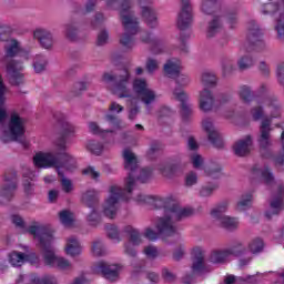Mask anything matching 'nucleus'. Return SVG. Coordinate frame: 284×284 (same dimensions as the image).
<instances>
[{
	"instance_id": "obj_30",
	"label": "nucleus",
	"mask_w": 284,
	"mask_h": 284,
	"mask_svg": "<svg viewBox=\"0 0 284 284\" xmlns=\"http://www.w3.org/2000/svg\"><path fill=\"white\" fill-rule=\"evenodd\" d=\"M230 258V251L227 248H216L210 254L209 261L211 263H225Z\"/></svg>"
},
{
	"instance_id": "obj_51",
	"label": "nucleus",
	"mask_w": 284,
	"mask_h": 284,
	"mask_svg": "<svg viewBox=\"0 0 284 284\" xmlns=\"http://www.w3.org/2000/svg\"><path fill=\"white\" fill-rule=\"evenodd\" d=\"M205 173L207 174V176H212L213 179H216L221 174V165L211 164L205 168Z\"/></svg>"
},
{
	"instance_id": "obj_43",
	"label": "nucleus",
	"mask_w": 284,
	"mask_h": 284,
	"mask_svg": "<svg viewBox=\"0 0 284 284\" xmlns=\"http://www.w3.org/2000/svg\"><path fill=\"white\" fill-rule=\"evenodd\" d=\"M202 83L204 89L216 85V75L213 72H204L202 74Z\"/></svg>"
},
{
	"instance_id": "obj_4",
	"label": "nucleus",
	"mask_w": 284,
	"mask_h": 284,
	"mask_svg": "<svg viewBox=\"0 0 284 284\" xmlns=\"http://www.w3.org/2000/svg\"><path fill=\"white\" fill-rule=\"evenodd\" d=\"M268 112V118L265 116ZM251 116L253 121H261L260 135L257 139L258 145L262 150H268L272 145V119L281 118V103L276 98H264L258 105L251 109Z\"/></svg>"
},
{
	"instance_id": "obj_29",
	"label": "nucleus",
	"mask_w": 284,
	"mask_h": 284,
	"mask_svg": "<svg viewBox=\"0 0 284 284\" xmlns=\"http://www.w3.org/2000/svg\"><path fill=\"white\" fill-rule=\"evenodd\" d=\"M142 41L151 44V52L153 54H163V42L159 38H152L150 33H146L142 36Z\"/></svg>"
},
{
	"instance_id": "obj_56",
	"label": "nucleus",
	"mask_w": 284,
	"mask_h": 284,
	"mask_svg": "<svg viewBox=\"0 0 284 284\" xmlns=\"http://www.w3.org/2000/svg\"><path fill=\"white\" fill-rule=\"evenodd\" d=\"M281 140H282V150H283V154H284V131L282 132ZM271 159L274 162V164L276 165V168L283 165V163H284V155H280L277 158L271 156Z\"/></svg>"
},
{
	"instance_id": "obj_55",
	"label": "nucleus",
	"mask_w": 284,
	"mask_h": 284,
	"mask_svg": "<svg viewBox=\"0 0 284 284\" xmlns=\"http://www.w3.org/2000/svg\"><path fill=\"white\" fill-rule=\"evenodd\" d=\"M197 181H199V176L194 172H190L185 176V185L187 187H192V185H196Z\"/></svg>"
},
{
	"instance_id": "obj_53",
	"label": "nucleus",
	"mask_w": 284,
	"mask_h": 284,
	"mask_svg": "<svg viewBox=\"0 0 284 284\" xmlns=\"http://www.w3.org/2000/svg\"><path fill=\"white\" fill-rule=\"evenodd\" d=\"M175 171L176 166L174 164L168 163L160 165V172H162L164 176H172V174H174Z\"/></svg>"
},
{
	"instance_id": "obj_37",
	"label": "nucleus",
	"mask_w": 284,
	"mask_h": 284,
	"mask_svg": "<svg viewBox=\"0 0 284 284\" xmlns=\"http://www.w3.org/2000/svg\"><path fill=\"white\" fill-rule=\"evenodd\" d=\"M265 247V242L261 237H254L248 243V250L252 254H260Z\"/></svg>"
},
{
	"instance_id": "obj_48",
	"label": "nucleus",
	"mask_w": 284,
	"mask_h": 284,
	"mask_svg": "<svg viewBox=\"0 0 284 284\" xmlns=\"http://www.w3.org/2000/svg\"><path fill=\"white\" fill-rule=\"evenodd\" d=\"M159 65H161V62H159V60L154 58H148L145 62L146 72H149V74H154V72L159 70Z\"/></svg>"
},
{
	"instance_id": "obj_11",
	"label": "nucleus",
	"mask_w": 284,
	"mask_h": 284,
	"mask_svg": "<svg viewBox=\"0 0 284 284\" xmlns=\"http://www.w3.org/2000/svg\"><path fill=\"white\" fill-rule=\"evenodd\" d=\"M104 121L108 123L110 129L103 130L97 122H89V132L105 139L109 134H113V132L123 128L121 120L110 113L104 116Z\"/></svg>"
},
{
	"instance_id": "obj_8",
	"label": "nucleus",
	"mask_w": 284,
	"mask_h": 284,
	"mask_svg": "<svg viewBox=\"0 0 284 284\" xmlns=\"http://www.w3.org/2000/svg\"><path fill=\"white\" fill-rule=\"evenodd\" d=\"M251 174L253 179H260L266 185H273L274 190H276V194L273 195V199L271 200L270 209L266 211L267 219H272V216H276V214L283 212L284 185L274 180V173H272L270 166L255 164L251 170Z\"/></svg>"
},
{
	"instance_id": "obj_47",
	"label": "nucleus",
	"mask_w": 284,
	"mask_h": 284,
	"mask_svg": "<svg viewBox=\"0 0 284 284\" xmlns=\"http://www.w3.org/2000/svg\"><path fill=\"white\" fill-rule=\"evenodd\" d=\"M173 79H175V83L178 88H185L190 85V77L185 73H181V71L179 74L173 77Z\"/></svg>"
},
{
	"instance_id": "obj_58",
	"label": "nucleus",
	"mask_w": 284,
	"mask_h": 284,
	"mask_svg": "<svg viewBox=\"0 0 284 284\" xmlns=\"http://www.w3.org/2000/svg\"><path fill=\"white\" fill-rule=\"evenodd\" d=\"M191 162L193 164V168L196 170H201V166L203 165V158L199 154H193L191 156Z\"/></svg>"
},
{
	"instance_id": "obj_52",
	"label": "nucleus",
	"mask_w": 284,
	"mask_h": 284,
	"mask_svg": "<svg viewBox=\"0 0 284 284\" xmlns=\"http://www.w3.org/2000/svg\"><path fill=\"white\" fill-rule=\"evenodd\" d=\"M78 32H79V29H77L75 24H67L65 37L68 39H70L71 41H74L77 39Z\"/></svg>"
},
{
	"instance_id": "obj_16",
	"label": "nucleus",
	"mask_w": 284,
	"mask_h": 284,
	"mask_svg": "<svg viewBox=\"0 0 284 284\" xmlns=\"http://www.w3.org/2000/svg\"><path fill=\"white\" fill-rule=\"evenodd\" d=\"M93 271L97 274H102L106 281L114 283V281H119V274L121 273V265L116 264H108L105 262H99Z\"/></svg>"
},
{
	"instance_id": "obj_21",
	"label": "nucleus",
	"mask_w": 284,
	"mask_h": 284,
	"mask_svg": "<svg viewBox=\"0 0 284 284\" xmlns=\"http://www.w3.org/2000/svg\"><path fill=\"white\" fill-rule=\"evenodd\" d=\"M247 40L252 45L263 50L265 48V41L263 40V30L258 27L256 21H251L248 23V31H247Z\"/></svg>"
},
{
	"instance_id": "obj_1",
	"label": "nucleus",
	"mask_w": 284,
	"mask_h": 284,
	"mask_svg": "<svg viewBox=\"0 0 284 284\" xmlns=\"http://www.w3.org/2000/svg\"><path fill=\"white\" fill-rule=\"evenodd\" d=\"M134 201L136 203H153L158 210H164L163 216L156 217L154 220V229L148 226L144 229L143 236L148 241H158L159 236H172L176 234V221L185 219L192 215L193 211L191 207H182L176 203V197L174 195H168L165 197L139 194Z\"/></svg>"
},
{
	"instance_id": "obj_24",
	"label": "nucleus",
	"mask_w": 284,
	"mask_h": 284,
	"mask_svg": "<svg viewBox=\"0 0 284 284\" xmlns=\"http://www.w3.org/2000/svg\"><path fill=\"white\" fill-rule=\"evenodd\" d=\"M33 38L37 39L40 45L45 50H50V48L54 45V38H52V33L45 29H36L33 31Z\"/></svg>"
},
{
	"instance_id": "obj_3",
	"label": "nucleus",
	"mask_w": 284,
	"mask_h": 284,
	"mask_svg": "<svg viewBox=\"0 0 284 284\" xmlns=\"http://www.w3.org/2000/svg\"><path fill=\"white\" fill-rule=\"evenodd\" d=\"M111 91L120 99H126L128 103L131 105H136L139 100L142 101L144 105H152V103H155L156 99H159L156 91L150 88L148 80L143 78L133 80L131 87L130 73L128 70L123 71V74L119 78V82L111 89Z\"/></svg>"
},
{
	"instance_id": "obj_32",
	"label": "nucleus",
	"mask_w": 284,
	"mask_h": 284,
	"mask_svg": "<svg viewBox=\"0 0 284 284\" xmlns=\"http://www.w3.org/2000/svg\"><path fill=\"white\" fill-rule=\"evenodd\" d=\"M82 203L87 205V207H92L99 203V191L89 190L82 194Z\"/></svg>"
},
{
	"instance_id": "obj_35",
	"label": "nucleus",
	"mask_w": 284,
	"mask_h": 284,
	"mask_svg": "<svg viewBox=\"0 0 284 284\" xmlns=\"http://www.w3.org/2000/svg\"><path fill=\"white\" fill-rule=\"evenodd\" d=\"M20 247L24 251L26 263H30L31 265H34V267H41V258L38 257L37 253H30L28 246L21 245Z\"/></svg>"
},
{
	"instance_id": "obj_17",
	"label": "nucleus",
	"mask_w": 284,
	"mask_h": 284,
	"mask_svg": "<svg viewBox=\"0 0 284 284\" xmlns=\"http://www.w3.org/2000/svg\"><path fill=\"white\" fill-rule=\"evenodd\" d=\"M193 258L192 272L193 274H205L207 266L205 265V251L201 246H194L191 250Z\"/></svg>"
},
{
	"instance_id": "obj_7",
	"label": "nucleus",
	"mask_w": 284,
	"mask_h": 284,
	"mask_svg": "<svg viewBox=\"0 0 284 284\" xmlns=\"http://www.w3.org/2000/svg\"><path fill=\"white\" fill-rule=\"evenodd\" d=\"M65 163L62 166H59V156L53 152H38L33 156V163L36 168H57L59 176H61L60 183L63 192L70 194L74 190L72 181L63 176L64 172H74L77 170V160L70 155V153H64Z\"/></svg>"
},
{
	"instance_id": "obj_23",
	"label": "nucleus",
	"mask_w": 284,
	"mask_h": 284,
	"mask_svg": "<svg viewBox=\"0 0 284 284\" xmlns=\"http://www.w3.org/2000/svg\"><path fill=\"white\" fill-rule=\"evenodd\" d=\"M83 252V247L81 246V242L74 235L67 237L64 244V254L70 256L71 258H77V256H81Z\"/></svg>"
},
{
	"instance_id": "obj_34",
	"label": "nucleus",
	"mask_w": 284,
	"mask_h": 284,
	"mask_svg": "<svg viewBox=\"0 0 284 284\" xmlns=\"http://www.w3.org/2000/svg\"><path fill=\"white\" fill-rule=\"evenodd\" d=\"M9 263L12 267H21L26 263V252L12 251L9 254Z\"/></svg>"
},
{
	"instance_id": "obj_10",
	"label": "nucleus",
	"mask_w": 284,
	"mask_h": 284,
	"mask_svg": "<svg viewBox=\"0 0 284 284\" xmlns=\"http://www.w3.org/2000/svg\"><path fill=\"white\" fill-rule=\"evenodd\" d=\"M261 11L263 14H273L276 19L275 30L280 39L284 38V0L278 3H264Z\"/></svg>"
},
{
	"instance_id": "obj_50",
	"label": "nucleus",
	"mask_w": 284,
	"mask_h": 284,
	"mask_svg": "<svg viewBox=\"0 0 284 284\" xmlns=\"http://www.w3.org/2000/svg\"><path fill=\"white\" fill-rule=\"evenodd\" d=\"M143 252H144L146 258H151L152 261L154 258H159L160 252H159V248L154 245L145 246Z\"/></svg>"
},
{
	"instance_id": "obj_62",
	"label": "nucleus",
	"mask_w": 284,
	"mask_h": 284,
	"mask_svg": "<svg viewBox=\"0 0 284 284\" xmlns=\"http://www.w3.org/2000/svg\"><path fill=\"white\" fill-rule=\"evenodd\" d=\"M88 221L91 225H97V223L101 221V215H99V212L92 211L91 214L88 215Z\"/></svg>"
},
{
	"instance_id": "obj_20",
	"label": "nucleus",
	"mask_w": 284,
	"mask_h": 284,
	"mask_svg": "<svg viewBox=\"0 0 284 284\" xmlns=\"http://www.w3.org/2000/svg\"><path fill=\"white\" fill-rule=\"evenodd\" d=\"M202 128L206 132L209 136V141L215 146V148H223V135L214 126V122H212V119L205 118L202 121Z\"/></svg>"
},
{
	"instance_id": "obj_60",
	"label": "nucleus",
	"mask_w": 284,
	"mask_h": 284,
	"mask_svg": "<svg viewBox=\"0 0 284 284\" xmlns=\"http://www.w3.org/2000/svg\"><path fill=\"white\" fill-rule=\"evenodd\" d=\"M12 223L17 226L23 230L26 227V222L23 221V217L19 214H14L11 216Z\"/></svg>"
},
{
	"instance_id": "obj_38",
	"label": "nucleus",
	"mask_w": 284,
	"mask_h": 284,
	"mask_svg": "<svg viewBox=\"0 0 284 284\" xmlns=\"http://www.w3.org/2000/svg\"><path fill=\"white\" fill-rule=\"evenodd\" d=\"M45 65H48V60L43 55H37L33 61V70L37 74L45 71Z\"/></svg>"
},
{
	"instance_id": "obj_5",
	"label": "nucleus",
	"mask_w": 284,
	"mask_h": 284,
	"mask_svg": "<svg viewBox=\"0 0 284 284\" xmlns=\"http://www.w3.org/2000/svg\"><path fill=\"white\" fill-rule=\"evenodd\" d=\"M28 232L39 241L44 265L57 267L63 272L72 270V262L70 260L54 254V248L52 247L54 245V235L52 229L45 225H38L29 227Z\"/></svg>"
},
{
	"instance_id": "obj_61",
	"label": "nucleus",
	"mask_w": 284,
	"mask_h": 284,
	"mask_svg": "<svg viewBox=\"0 0 284 284\" xmlns=\"http://www.w3.org/2000/svg\"><path fill=\"white\" fill-rule=\"evenodd\" d=\"M82 174H85L87 176H90L91 179H99L101 174L94 170V168L89 166L82 171Z\"/></svg>"
},
{
	"instance_id": "obj_49",
	"label": "nucleus",
	"mask_w": 284,
	"mask_h": 284,
	"mask_svg": "<svg viewBox=\"0 0 284 284\" xmlns=\"http://www.w3.org/2000/svg\"><path fill=\"white\" fill-rule=\"evenodd\" d=\"M106 230V234L109 236V239H111V241H115L116 243H119V241H121V239L119 237V229H116V226L114 224H108L105 226Z\"/></svg>"
},
{
	"instance_id": "obj_45",
	"label": "nucleus",
	"mask_w": 284,
	"mask_h": 284,
	"mask_svg": "<svg viewBox=\"0 0 284 284\" xmlns=\"http://www.w3.org/2000/svg\"><path fill=\"white\" fill-rule=\"evenodd\" d=\"M237 65L240 70H247L254 65V59L250 55H243L239 59Z\"/></svg>"
},
{
	"instance_id": "obj_18",
	"label": "nucleus",
	"mask_w": 284,
	"mask_h": 284,
	"mask_svg": "<svg viewBox=\"0 0 284 284\" xmlns=\"http://www.w3.org/2000/svg\"><path fill=\"white\" fill-rule=\"evenodd\" d=\"M6 57H20L23 61H28L30 59V53L23 49L21 42L17 39L6 40L4 44Z\"/></svg>"
},
{
	"instance_id": "obj_14",
	"label": "nucleus",
	"mask_w": 284,
	"mask_h": 284,
	"mask_svg": "<svg viewBox=\"0 0 284 284\" xmlns=\"http://www.w3.org/2000/svg\"><path fill=\"white\" fill-rule=\"evenodd\" d=\"M7 72L9 74V81L11 85H21L24 83L23 78V62L18 58L12 59L7 64Z\"/></svg>"
},
{
	"instance_id": "obj_40",
	"label": "nucleus",
	"mask_w": 284,
	"mask_h": 284,
	"mask_svg": "<svg viewBox=\"0 0 284 284\" xmlns=\"http://www.w3.org/2000/svg\"><path fill=\"white\" fill-rule=\"evenodd\" d=\"M248 207H252V193L243 195L237 202V210L240 212H245Z\"/></svg>"
},
{
	"instance_id": "obj_13",
	"label": "nucleus",
	"mask_w": 284,
	"mask_h": 284,
	"mask_svg": "<svg viewBox=\"0 0 284 284\" xmlns=\"http://www.w3.org/2000/svg\"><path fill=\"white\" fill-rule=\"evenodd\" d=\"M142 19H144L148 28H156L159 26V10L154 7V0L140 2Z\"/></svg>"
},
{
	"instance_id": "obj_26",
	"label": "nucleus",
	"mask_w": 284,
	"mask_h": 284,
	"mask_svg": "<svg viewBox=\"0 0 284 284\" xmlns=\"http://www.w3.org/2000/svg\"><path fill=\"white\" fill-rule=\"evenodd\" d=\"M252 150V136L246 135L245 138L237 140L233 144V152L236 156H247V153Z\"/></svg>"
},
{
	"instance_id": "obj_19",
	"label": "nucleus",
	"mask_w": 284,
	"mask_h": 284,
	"mask_svg": "<svg viewBox=\"0 0 284 284\" xmlns=\"http://www.w3.org/2000/svg\"><path fill=\"white\" fill-rule=\"evenodd\" d=\"M17 190V178L6 176L4 183L0 185V204L6 205L14 199V192Z\"/></svg>"
},
{
	"instance_id": "obj_15",
	"label": "nucleus",
	"mask_w": 284,
	"mask_h": 284,
	"mask_svg": "<svg viewBox=\"0 0 284 284\" xmlns=\"http://www.w3.org/2000/svg\"><path fill=\"white\" fill-rule=\"evenodd\" d=\"M58 121L62 125V131L60 139L55 141V148H58L60 152H65L68 148V139L74 135L75 130L74 125L70 124V122L65 120L64 115H62L61 119H58Z\"/></svg>"
},
{
	"instance_id": "obj_44",
	"label": "nucleus",
	"mask_w": 284,
	"mask_h": 284,
	"mask_svg": "<svg viewBox=\"0 0 284 284\" xmlns=\"http://www.w3.org/2000/svg\"><path fill=\"white\" fill-rule=\"evenodd\" d=\"M239 95L245 103H250L254 97V94H252V89H250L247 85L240 87Z\"/></svg>"
},
{
	"instance_id": "obj_46",
	"label": "nucleus",
	"mask_w": 284,
	"mask_h": 284,
	"mask_svg": "<svg viewBox=\"0 0 284 284\" xmlns=\"http://www.w3.org/2000/svg\"><path fill=\"white\" fill-rule=\"evenodd\" d=\"M226 250L230 252V256H242L246 252L242 243H235L231 247H226Z\"/></svg>"
},
{
	"instance_id": "obj_22",
	"label": "nucleus",
	"mask_w": 284,
	"mask_h": 284,
	"mask_svg": "<svg viewBox=\"0 0 284 284\" xmlns=\"http://www.w3.org/2000/svg\"><path fill=\"white\" fill-rule=\"evenodd\" d=\"M192 23V6L190 0L182 1V8L178 16V27L180 30H185Z\"/></svg>"
},
{
	"instance_id": "obj_42",
	"label": "nucleus",
	"mask_w": 284,
	"mask_h": 284,
	"mask_svg": "<svg viewBox=\"0 0 284 284\" xmlns=\"http://www.w3.org/2000/svg\"><path fill=\"white\" fill-rule=\"evenodd\" d=\"M92 255L93 256H104L105 254V244H103V241L97 240L92 244Z\"/></svg>"
},
{
	"instance_id": "obj_39",
	"label": "nucleus",
	"mask_w": 284,
	"mask_h": 284,
	"mask_svg": "<svg viewBox=\"0 0 284 284\" xmlns=\"http://www.w3.org/2000/svg\"><path fill=\"white\" fill-rule=\"evenodd\" d=\"M201 10L204 14H214L216 10V0H202Z\"/></svg>"
},
{
	"instance_id": "obj_41",
	"label": "nucleus",
	"mask_w": 284,
	"mask_h": 284,
	"mask_svg": "<svg viewBox=\"0 0 284 284\" xmlns=\"http://www.w3.org/2000/svg\"><path fill=\"white\" fill-rule=\"evenodd\" d=\"M87 150H89V152H91L92 154L99 155L103 152V150H105V146H103L101 142H98L95 140H90L87 143Z\"/></svg>"
},
{
	"instance_id": "obj_9",
	"label": "nucleus",
	"mask_w": 284,
	"mask_h": 284,
	"mask_svg": "<svg viewBox=\"0 0 284 284\" xmlns=\"http://www.w3.org/2000/svg\"><path fill=\"white\" fill-rule=\"evenodd\" d=\"M225 212H227V202H222L211 211V216L215 223L221 227H224V230H229L230 232L239 230V220L236 217L225 215Z\"/></svg>"
},
{
	"instance_id": "obj_59",
	"label": "nucleus",
	"mask_w": 284,
	"mask_h": 284,
	"mask_svg": "<svg viewBox=\"0 0 284 284\" xmlns=\"http://www.w3.org/2000/svg\"><path fill=\"white\" fill-rule=\"evenodd\" d=\"M216 190L215 184H209L206 186H203L200 191L201 196H211L212 192Z\"/></svg>"
},
{
	"instance_id": "obj_27",
	"label": "nucleus",
	"mask_w": 284,
	"mask_h": 284,
	"mask_svg": "<svg viewBox=\"0 0 284 284\" xmlns=\"http://www.w3.org/2000/svg\"><path fill=\"white\" fill-rule=\"evenodd\" d=\"M182 70L183 65L181 64V60L176 58L168 60L164 64L165 74H168V77H171L172 79L173 77H176V74L181 73Z\"/></svg>"
},
{
	"instance_id": "obj_6",
	"label": "nucleus",
	"mask_w": 284,
	"mask_h": 284,
	"mask_svg": "<svg viewBox=\"0 0 284 284\" xmlns=\"http://www.w3.org/2000/svg\"><path fill=\"white\" fill-rule=\"evenodd\" d=\"M109 10H118L124 33L120 38L123 48H134V36L139 34V18L132 10L134 0H105Z\"/></svg>"
},
{
	"instance_id": "obj_33",
	"label": "nucleus",
	"mask_w": 284,
	"mask_h": 284,
	"mask_svg": "<svg viewBox=\"0 0 284 284\" xmlns=\"http://www.w3.org/2000/svg\"><path fill=\"white\" fill-rule=\"evenodd\" d=\"M29 281L31 284H59V281H57V277L53 275H44L42 277H39L36 274L29 275Z\"/></svg>"
},
{
	"instance_id": "obj_2",
	"label": "nucleus",
	"mask_w": 284,
	"mask_h": 284,
	"mask_svg": "<svg viewBox=\"0 0 284 284\" xmlns=\"http://www.w3.org/2000/svg\"><path fill=\"white\" fill-rule=\"evenodd\" d=\"M124 168L128 170L129 175L124 180V187L122 189L118 184H112L109 186L108 196L104 199L102 204V214L106 219H114L119 214L121 209V199L124 201H130V195L136 189V181L140 183H146L150 180L151 173L148 169H142L139 171V160L136 155L130 149L123 151Z\"/></svg>"
},
{
	"instance_id": "obj_57",
	"label": "nucleus",
	"mask_w": 284,
	"mask_h": 284,
	"mask_svg": "<svg viewBox=\"0 0 284 284\" xmlns=\"http://www.w3.org/2000/svg\"><path fill=\"white\" fill-rule=\"evenodd\" d=\"M185 256V246L183 244L179 245L173 252L174 261H181Z\"/></svg>"
},
{
	"instance_id": "obj_54",
	"label": "nucleus",
	"mask_w": 284,
	"mask_h": 284,
	"mask_svg": "<svg viewBox=\"0 0 284 284\" xmlns=\"http://www.w3.org/2000/svg\"><path fill=\"white\" fill-rule=\"evenodd\" d=\"M11 30L12 29L8 24L0 22V42L8 41V36Z\"/></svg>"
},
{
	"instance_id": "obj_64",
	"label": "nucleus",
	"mask_w": 284,
	"mask_h": 284,
	"mask_svg": "<svg viewBox=\"0 0 284 284\" xmlns=\"http://www.w3.org/2000/svg\"><path fill=\"white\" fill-rule=\"evenodd\" d=\"M108 31L102 30L99 34H98V45H105V43H108Z\"/></svg>"
},
{
	"instance_id": "obj_28",
	"label": "nucleus",
	"mask_w": 284,
	"mask_h": 284,
	"mask_svg": "<svg viewBox=\"0 0 284 284\" xmlns=\"http://www.w3.org/2000/svg\"><path fill=\"white\" fill-rule=\"evenodd\" d=\"M173 97H175V99L181 102L182 112H184V114H190V112H192V104L187 102L189 97L187 93L183 91V89H174Z\"/></svg>"
},
{
	"instance_id": "obj_36",
	"label": "nucleus",
	"mask_w": 284,
	"mask_h": 284,
	"mask_svg": "<svg viewBox=\"0 0 284 284\" xmlns=\"http://www.w3.org/2000/svg\"><path fill=\"white\" fill-rule=\"evenodd\" d=\"M59 219L65 227H72L74 223V213L69 210H63L59 213Z\"/></svg>"
},
{
	"instance_id": "obj_12",
	"label": "nucleus",
	"mask_w": 284,
	"mask_h": 284,
	"mask_svg": "<svg viewBox=\"0 0 284 284\" xmlns=\"http://www.w3.org/2000/svg\"><path fill=\"white\" fill-rule=\"evenodd\" d=\"M123 232L129 239L124 244V252L128 254V256H134L136 254V247L143 243V240L141 239V232L139 229H134L132 225H126L123 229Z\"/></svg>"
},
{
	"instance_id": "obj_31",
	"label": "nucleus",
	"mask_w": 284,
	"mask_h": 284,
	"mask_svg": "<svg viewBox=\"0 0 284 284\" xmlns=\"http://www.w3.org/2000/svg\"><path fill=\"white\" fill-rule=\"evenodd\" d=\"M221 30H223V22H221V18L219 17H214L207 26V30H206V37H216V34H219V32H221Z\"/></svg>"
},
{
	"instance_id": "obj_63",
	"label": "nucleus",
	"mask_w": 284,
	"mask_h": 284,
	"mask_svg": "<svg viewBox=\"0 0 284 284\" xmlns=\"http://www.w3.org/2000/svg\"><path fill=\"white\" fill-rule=\"evenodd\" d=\"M162 276L169 283H172V281H174V278H176V275H174V273H172V271H170V268H163Z\"/></svg>"
},
{
	"instance_id": "obj_25",
	"label": "nucleus",
	"mask_w": 284,
	"mask_h": 284,
	"mask_svg": "<svg viewBox=\"0 0 284 284\" xmlns=\"http://www.w3.org/2000/svg\"><path fill=\"white\" fill-rule=\"evenodd\" d=\"M199 108L202 112H210L214 108V95L209 89L200 91Z\"/></svg>"
}]
</instances>
